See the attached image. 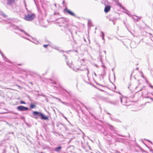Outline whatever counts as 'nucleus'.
Instances as JSON below:
<instances>
[{"mask_svg": "<svg viewBox=\"0 0 153 153\" xmlns=\"http://www.w3.org/2000/svg\"><path fill=\"white\" fill-rule=\"evenodd\" d=\"M22 37L28 40H30V39L28 38H25V37L23 36H22Z\"/></svg>", "mask_w": 153, "mask_h": 153, "instance_id": "33", "label": "nucleus"}, {"mask_svg": "<svg viewBox=\"0 0 153 153\" xmlns=\"http://www.w3.org/2000/svg\"><path fill=\"white\" fill-rule=\"evenodd\" d=\"M134 43H135V42H131V44H130L131 46L132 44H134Z\"/></svg>", "mask_w": 153, "mask_h": 153, "instance_id": "34", "label": "nucleus"}, {"mask_svg": "<svg viewBox=\"0 0 153 153\" xmlns=\"http://www.w3.org/2000/svg\"><path fill=\"white\" fill-rule=\"evenodd\" d=\"M141 76L144 79H145V78L144 77V75L142 72H141Z\"/></svg>", "mask_w": 153, "mask_h": 153, "instance_id": "27", "label": "nucleus"}, {"mask_svg": "<svg viewBox=\"0 0 153 153\" xmlns=\"http://www.w3.org/2000/svg\"><path fill=\"white\" fill-rule=\"evenodd\" d=\"M104 52L105 54H106V52H105V51H104Z\"/></svg>", "mask_w": 153, "mask_h": 153, "instance_id": "55", "label": "nucleus"}, {"mask_svg": "<svg viewBox=\"0 0 153 153\" xmlns=\"http://www.w3.org/2000/svg\"><path fill=\"white\" fill-rule=\"evenodd\" d=\"M90 114L94 118H95V117L93 114L90 112Z\"/></svg>", "mask_w": 153, "mask_h": 153, "instance_id": "26", "label": "nucleus"}, {"mask_svg": "<svg viewBox=\"0 0 153 153\" xmlns=\"http://www.w3.org/2000/svg\"><path fill=\"white\" fill-rule=\"evenodd\" d=\"M150 102H149V101H147V102H146V103H145V105H146V104H147V103H150Z\"/></svg>", "mask_w": 153, "mask_h": 153, "instance_id": "39", "label": "nucleus"}, {"mask_svg": "<svg viewBox=\"0 0 153 153\" xmlns=\"http://www.w3.org/2000/svg\"><path fill=\"white\" fill-rule=\"evenodd\" d=\"M115 121L117 122H120V123L121 122V121L120 120L118 119H116V120H115Z\"/></svg>", "mask_w": 153, "mask_h": 153, "instance_id": "29", "label": "nucleus"}, {"mask_svg": "<svg viewBox=\"0 0 153 153\" xmlns=\"http://www.w3.org/2000/svg\"><path fill=\"white\" fill-rule=\"evenodd\" d=\"M144 140H146V141H148V142H149L151 144H153L152 142L151 141H150V140H147V139H144Z\"/></svg>", "mask_w": 153, "mask_h": 153, "instance_id": "25", "label": "nucleus"}, {"mask_svg": "<svg viewBox=\"0 0 153 153\" xmlns=\"http://www.w3.org/2000/svg\"><path fill=\"white\" fill-rule=\"evenodd\" d=\"M65 13L66 12L67 13L69 14L70 15L76 16V15L72 12L70 10L67 9V7H66L64 9Z\"/></svg>", "mask_w": 153, "mask_h": 153, "instance_id": "6", "label": "nucleus"}, {"mask_svg": "<svg viewBox=\"0 0 153 153\" xmlns=\"http://www.w3.org/2000/svg\"><path fill=\"white\" fill-rule=\"evenodd\" d=\"M59 128V129L61 131H63L64 129V126L62 123L58 122V128Z\"/></svg>", "mask_w": 153, "mask_h": 153, "instance_id": "8", "label": "nucleus"}, {"mask_svg": "<svg viewBox=\"0 0 153 153\" xmlns=\"http://www.w3.org/2000/svg\"><path fill=\"white\" fill-rule=\"evenodd\" d=\"M123 10H125L126 11L128 12V13H129V12L128 10H127L123 6H122V7H121Z\"/></svg>", "mask_w": 153, "mask_h": 153, "instance_id": "20", "label": "nucleus"}, {"mask_svg": "<svg viewBox=\"0 0 153 153\" xmlns=\"http://www.w3.org/2000/svg\"><path fill=\"white\" fill-rule=\"evenodd\" d=\"M72 138H71V139L68 141V143H69L71 142V140H72Z\"/></svg>", "mask_w": 153, "mask_h": 153, "instance_id": "35", "label": "nucleus"}, {"mask_svg": "<svg viewBox=\"0 0 153 153\" xmlns=\"http://www.w3.org/2000/svg\"><path fill=\"white\" fill-rule=\"evenodd\" d=\"M36 106V105L33 104H31L30 106V107L31 108H33Z\"/></svg>", "mask_w": 153, "mask_h": 153, "instance_id": "17", "label": "nucleus"}, {"mask_svg": "<svg viewBox=\"0 0 153 153\" xmlns=\"http://www.w3.org/2000/svg\"><path fill=\"white\" fill-rule=\"evenodd\" d=\"M12 27H13V28L14 30H20L21 32L24 33V34L25 35H27L28 36H31L28 33H27L24 30L20 29L17 26L14 25H11Z\"/></svg>", "mask_w": 153, "mask_h": 153, "instance_id": "4", "label": "nucleus"}, {"mask_svg": "<svg viewBox=\"0 0 153 153\" xmlns=\"http://www.w3.org/2000/svg\"><path fill=\"white\" fill-rule=\"evenodd\" d=\"M55 150L56 151H57V147H56L55 148Z\"/></svg>", "mask_w": 153, "mask_h": 153, "instance_id": "46", "label": "nucleus"}, {"mask_svg": "<svg viewBox=\"0 0 153 153\" xmlns=\"http://www.w3.org/2000/svg\"><path fill=\"white\" fill-rule=\"evenodd\" d=\"M33 114L34 116L40 117L41 119L42 120H47L48 117L44 115L42 113L37 111H33Z\"/></svg>", "mask_w": 153, "mask_h": 153, "instance_id": "2", "label": "nucleus"}, {"mask_svg": "<svg viewBox=\"0 0 153 153\" xmlns=\"http://www.w3.org/2000/svg\"><path fill=\"white\" fill-rule=\"evenodd\" d=\"M152 95H153V92H152Z\"/></svg>", "mask_w": 153, "mask_h": 153, "instance_id": "59", "label": "nucleus"}, {"mask_svg": "<svg viewBox=\"0 0 153 153\" xmlns=\"http://www.w3.org/2000/svg\"><path fill=\"white\" fill-rule=\"evenodd\" d=\"M117 18H114V19L115 20H117Z\"/></svg>", "mask_w": 153, "mask_h": 153, "instance_id": "50", "label": "nucleus"}, {"mask_svg": "<svg viewBox=\"0 0 153 153\" xmlns=\"http://www.w3.org/2000/svg\"><path fill=\"white\" fill-rule=\"evenodd\" d=\"M109 20L110 21H112V22H114L113 20L111 18H110L109 19Z\"/></svg>", "mask_w": 153, "mask_h": 153, "instance_id": "38", "label": "nucleus"}, {"mask_svg": "<svg viewBox=\"0 0 153 153\" xmlns=\"http://www.w3.org/2000/svg\"><path fill=\"white\" fill-rule=\"evenodd\" d=\"M38 118V117H35V118Z\"/></svg>", "mask_w": 153, "mask_h": 153, "instance_id": "63", "label": "nucleus"}, {"mask_svg": "<svg viewBox=\"0 0 153 153\" xmlns=\"http://www.w3.org/2000/svg\"><path fill=\"white\" fill-rule=\"evenodd\" d=\"M126 13L128 15H129V14H128V13Z\"/></svg>", "mask_w": 153, "mask_h": 153, "instance_id": "56", "label": "nucleus"}, {"mask_svg": "<svg viewBox=\"0 0 153 153\" xmlns=\"http://www.w3.org/2000/svg\"><path fill=\"white\" fill-rule=\"evenodd\" d=\"M0 53L1 54V55L2 56V57H3L4 59V60L5 61H7V59L6 57L4 56V55L3 53H1V52L0 51Z\"/></svg>", "mask_w": 153, "mask_h": 153, "instance_id": "12", "label": "nucleus"}, {"mask_svg": "<svg viewBox=\"0 0 153 153\" xmlns=\"http://www.w3.org/2000/svg\"><path fill=\"white\" fill-rule=\"evenodd\" d=\"M20 103L21 104H25L26 103L25 102L23 101H20Z\"/></svg>", "mask_w": 153, "mask_h": 153, "instance_id": "28", "label": "nucleus"}, {"mask_svg": "<svg viewBox=\"0 0 153 153\" xmlns=\"http://www.w3.org/2000/svg\"><path fill=\"white\" fill-rule=\"evenodd\" d=\"M144 98H146L149 99L150 100H151L152 101V102L153 101V98H152L151 97H150L149 96H144Z\"/></svg>", "mask_w": 153, "mask_h": 153, "instance_id": "14", "label": "nucleus"}, {"mask_svg": "<svg viewBox=\"0 0 153 153\" xmlns=\"http://www.w3.org/2000/svg\"><path fill=\"white\" fill-rule=\"evenodd\" d=\"M35 17V15L32 13H27L25 15L24 18L25 20L27 21H30L33 20Z\"/></svg>", "mask_w": 153, "mask_h": 153, "instance_id": "3", "label": "nucleus"}, {"mask_svg": "<svg viewBox=\"0 0 153 153\" xmlns=\"http://www.w3.org/2000/svg\"><path fill=\"white\" fill-rule=\"evenodd\" d=\"M62 148V146H58V153L59 152V151L61 150Z\"/></svg>", "mask_w": 153, "mask_h": 153, "instance_id": "18", "label": "nucleus"}, {"mask_svg": "<svg viewBox=\"0 0 153 153\" xmlns=\"http://www.w3.org/2000/svg\"><path fill=\"white\" fill-rule=\"evenodd\" d=\"M118 135L119 136H122V137H125V136H123V135H120L119 134H118Z\"/></svg>", "mask_w": 153, "mask_h": 153, "instance_id": "42", "label": "nucleus"}, {"mask_svg": "<svg viewBox=\"0 0 153 153\" xmlns=\"http://www.w3.org/2000/svg\"><path fill=\"white\" fill-rule=\"evenodd\" d=\"M58 100L60 102H61L62 103H63L64 104H65V105H67V104H68V103H66V102H64L61 101L60 100V99H59L58 98Z\"/></svg>", "mask_w": 153, "mask_h": 153, "instance_id": "16", "label": "nucleus"}, {"mask_svg": "<svg viewBox=\"0 0 153 153\" xmlns=\"http://www.w3.org/2000/svg\"><path fill=\"white\" fill-rule=\"evenodd\" d=\"M67 64L68 65V66L70 67H71V64H70L68 62H67Z\"/></svg>", "mask_w": 153, "mask_h": 153, "instance_id": "23", "label": "nucleus"}, {"mask_svg": "<svg viewBox=\"0 0 153 153\" xmlns=\"http://www.w3.org/2000/svg\"><path fill=\"white\" fill-rule=\"evenodd\" d=\"M0 15H1L4 18H6L7 16L2 11H0Z\"/></svg>", "mask_w": 153, "mask_h": 153, "instance_id": "13", "label": "nucleus"}, {"mask_svg": "<svg viewBox=\"0 0 153 153\" xmlns=\"http://www.w3.org/2000/svg\"><path fill=\"white\" fill-rule=\"evenodd\" d=\"M114 80H115V74H114Z\"/></svg>", "mask_w": 153, "mask_h": 153, "instance_id": "41", "label": "nucleus"}, {"mask_svg": "<svg viewBox=\"0 0 153 153\" xmlns=\"http://www.w3.org/2000/svg\"><path fill=\"white\" fill-rule=\"evenodd\" d=\"M113 24L114 25L115 24V22H113Z\"/></svg>", "mask_w": 153, "mask_h": 153, "instance_id": "53", "label": "nucleus"}, {"mask_svg": "<svg viewBox=\"0 0 153 153\" xmlns=\"http://www.w3.org/2000/svg\"><path fill=\"white\" fill-rule=\"evenodd\" d=\"M94 75L96 76H97V75L96 74V73H94Z\"/></svg>", "mask_w": 153, "mask_h": 153, "instance_id": "52", "label": "nucleus"}, {"mask_svg": "<svg viewBox=\"0 0 153 153\" xmlns=\"http://www.w3.org/2000/svg\"><path fill=\"white\" fill-rule=\"evenodd\" d=\"M107 113L108 114H110H110H110V113H108V112H107Z\"/></svg>", "mask_w": 153, "mask_h": 153, "instance_id": "54", "label": "nucleus"}, {"mask_svg": "<svg viewBox=\"0 0 153 153\" xmlns=\"http://www.w3.org/2000/svg\"><path fill=\"white\" fill-rule=\"evenodd\" d=\"M101 76H102V79H103V76L102 74H101Z\"/></svg>", "mask_w": 153, "mask_h": 153, "instance_id": "48", "label": "nucleus"}, {"mask_svg": "<svg viewBox=\"0 0 153 153\" xmlns=\"http://www.w3.org/2000/svg\"><path fill=\"white\" fill-rule=\"evenodd\" d=\"M65 2V0H64L63 2H62V3L63 4H64Z\"/></svg>", "mask_w": 153, "mask_h": 153, "instance_id": "51", "label": "nucleus"}, {"mask_svg": "<svg viewBox=\"0 0 153 153\" xmlns=\"http://www.w3.org/2000/svg\"><path fill=\"white\" fill-rule=\"evenodd\" d=\"M120 101H121V102L122 104L123 105H124V104L123 103V99L125 100V98L124 99H123L121 97H120Z\"/></svg>", "mask_w": 153, "mask_h": 153, "instance_id": "21", "label": "nucleus"}, {"mask_svg": "<svg viewBox=\"0 0 153 153\" xmlns=\"http://www.w3.org/2000/svg\"><path fill=\"white\" fill-rule=\"evenodd\" d=\"M145 81H146V83H147V84H149V81L147 80L145 78Z\"/></svg>", "mask_w": 153, "mask_h": 153, "instance_id": "30", "label": "nucleus"}, {"mask_svg": "<svg viewBox=\"0 0 153 153\" xmlns=\"http://www.w3.org/2000/svg\"><path fill=\"white\" fill-rule=\"evenodd\" d=\"M145 146H146L150 150V151H151V150L150 149V147L146 145L145 144Z\"/></svg>", "mask_w": 153, "mask_h": 153, "instance_id": "32", "label": "nucleus"}, {"mask_svg": "<svg viewBox=\"0 0 153 153\" xmlns=\"http://www.w3.org/2000/svg\"><path fill=\"white\" fill-rule=\"evenodd\" d=\"M118 5L120 7H121L122 6L120 3H118Z\"/></svg>", "mask_w": 153, "mask_h": 153, "instance_id": "31", "label": "nucleus"}, {"mask_svg": "<svg viewBox=\"0 0 153 153\" xmlns=\"http://www.w3.org/2000/svg\"><path fill=\"white\" fill-rule=\"evenodd\" d=\"M63 56H65V55H63Z\"/></svg>", "mask_w": 153, "mask_h": 153, "instance_id": "64", "label": "nucleus"}, {"mask_svg": "<svg viewBox=\"0 0 153 153\" xmlns=\"http://www.w3.org/2000/svg\"><path fill=\"white\" fill-rule=\"evenodd\" d=\"M116 89V87L115 86L114 89Z\"/></svg>", "mask_w": 153, "mask_h": 153, "instance_id": "57", "label": "nucleus"}, {"mask_svg": "<svg viewBox=\"0 0 153 153\" xmlns=\"http://www.w3.org/2000/svg\"><path fill=\"white\" fill-rule=\"evenodd\" d=\"M142 89H141L138 91V92L140 93L141 94V96H142L143 94V93L142 92H140V91L142 90Z\"/></svg>", "mask_w": 153, "mask_h": 153, "instance_id": "24", "label": "nucleus"}, {"mask_svg": "<svg viewBox=\"0 0 153 153\" xmlns=\"http://www.w3.org/2000/svg\"><path fill=\"white\" fill-rule=\"evenodd\" d=\"M58 135H59V136L61 137V139H59V141H62L64 140V138L63 137V136L62 134H59L58 133Z\"/></svg>", "mask_w": 153, "mask_h": 153, "instance_id": "10", "label": "nucleus"}, {"mask_svg": "<svg viewBox=\"0 0 153 153\" xmlns=\"http://www.w3.org/2000/svg\"><path fill=\"white\" fill-rule=\"evenodd\" d=\"M97 88V89H99V90H100L101 91H103L102 90V89H99V88Z\"/></svg>", "mask_w": 153, "mask_h": 153, "instance_id": "49", "label": "nucleus"}, {"mask_svg": "<svg viewBox=\"0 0 153 153\" xmlns=\"http://www.w3.org/2000/svg\"><path fill=\"white\" fill-rule=\"evenodd\" d=\"M87 71H88V72H87V75H88V74H89V71H88V69L87 68Z\"/></svg>", "mask_w": 153, "mask_h": 153, "instance_id": "37", "label": "nucleus"}, {"mask_svg": "<svg viewBox=\"0 0 153 153\" xmlns=\"http://www.w3.org/2000/svg\"><path fill=\"white\" fill-rule=\"evenodd\" d=\"M101 36H102V37L104 36H105L104 33L103 32L101 31Z\"/></svg>", "mask_w": 153, "mask_h": 153, "instance_id": "22", "label": "nucleus"}, {"mask_svg": "<svg viewBox=\"0 0 153 153\" xmlns=\"http://www.w3.org/2000/svg\"><path fill=\"white\" fill-rule=\"evenodd\" d=\"M111 7L110 5H105L104 11L105 13L108 12L110 10Z\"/></svg>", "mask_w": 153, "mask_h": 153, "instance_id": "7", "label": "nucleus"}, {"mask_svg": "<svg viewBox=\"0 0 153 153\" xmlns=\"http://www.w3.org/2000/svg\"><path fill=\"white\" fill-rule=\"evenodd\" d=\"M108 125L109 126V129L112 130H114V127L113 126L109 124H108Z\"/></svg>", "mask_w": 153, "mask_h": 153, "instance_id": "15", "label": "nucleus"}, {"mask_svg": "<svg viewBox=\"0 0 153 153\" xmlns=\"http://www.w3.org/2000/svg\"><path fill=\"white\" fill-rule=\"evenodd\" d=\"M97 85H100V84H99V83H97Z\"/></svg>", "mask_w": 153, "mask_h": 153, "instance_id": "58", "label": "nucleus"}, {"mask_svg": "<svg viewBox=\"0 0 153 153\" xmlns=\"http://www.w3.org/2000/svg\"><path fill=\"white\" fill-rule=\"evenodd\" d=\"M55 6L56 7V4H55Z\"/></svg>", "mask_w": 153, "mask_h": 153, "instance_id": "61", "label": "nucleus"}, {"mask_svg": "<svg viewBox=\"0 0 153 153\" xmlns=\"http://www.w3.org/2000/svg\"><path fill=\"white\" fill-rule=\"evenodd\" d=\"M100 85V86H102V87H105V86L103 85Z\"/></svg>", "mask_w": 153, "mask_h": 153, "instance_id": "45", "label": "nucleus"}, {"mask_svg": "<svg viewBox=\"0 0 153 153\" xmlns=\"http://www.w3.org/2000/svg\"><path fill=\"white\" fill-rule=\"evenodd\" d=\"M113 70H114V69L113 68L112 69V71H113Z\"/></svg>", "mask_w": 153, "mask_h": 153, "instance_id": "62", "label": "nucleus"}, {"mask_svg": "<svg viewBox=\"0 0 153 153\" xmlns=\"http://www.w3.org/2000/svg\"><path fill=\"white\" fill-rule=\"evenodd\" d=\"M109 117H110V119L111 120H113L112 118V117L111 116H109Z\"/></svg>", "mask_w": 153, "mask_h": 153, "instance_id": "44", "label": "nucleus"}, {"mask_svg": "<svg viewBox=\"0 0 153 153\" xmlns=\"http://www.w3.org/2000/svg\"><path fill=\"white\" fill-rule=\"evenodd\" d=\"M136 17H137L136 19H135L134 17H133V18L135 20H136V22H137L139 20H140L141 18V17H138L137 16L135 15L134 16Z\"/></svg>", "mask_w": 153, "mask_h": 153, "instance_id": "11", "label": "nucleus"}, {"mask_svg": "<svg viewBox=\"0 0 153 153\" xmlns=\"http://www.w3.org/2000/svg\"><path fill=\"white\" fill-rule=\"evenodd\" d=\"M17 109L18 110L21 111H25L28 110V108L22 105L18 106Z\"/></svg>", "mask_w": 153, "mask_h": 153, "instance_id": "5", "label": "nucleus"}, {"mask_svg": "<svg viewBox=\"0 0 153 153\" xmlns=\"http://www.w3.org/2000/svg\"><path fill=\"white\" fill-rule=\"evenodd\" d=\"M59 51L60 52H63V51H61V50H59Z\"/></svg>", "mask_w": 153, "mask_h": 153, "instance_id": "47", "label": "nucleus"}, {"mask_svg": "<svg viewBox=\"0 0 153 153\" xmlns=\"http://www.w3.org/2000/svg\"><path fill=\"white\" fill-rule=\"evenodd\" d=\"M62 115H63V117H64V118H65V119L67 120V117H65L64 115H63V114H62Z\"/></svg>", "mask_w": 153, "mask_h": 153, "instance_id": "40", "label": "nucleus"}, {"mask_svg": "<svg viewBox=\"0 0 153 153\" xmlns=\"http://www.w3.org/2000/svg\"><path fill=\"white\" fill-rule=\"evenodd\" d=\"M104 36L102 37V39L103 40H104V42H105V39H104Z\"/></svg>", "mask_w": 153, "mask_h": 153, "instance_id": "36", "label": "nucleus"}, {"mask_svg": "<svg viewBox=\"0 0 153 153\" xmlns=\"http://www.w3.org/2000/svg\"><path fill=\"white\" fill-rule=\"evenodd\" d=\"M50 46V45L49 44L48 45H43L44 47L45 48H47V46Z\"/></svg>", "mask_w": 153, "mask_h": 153, "instance_id": "19", "label": "nucleus"}, {"mask_svg": "<svg viewBox=\"0 0 153 153\" xmlns=\"http://www.w3.org/2000/svg\"><path fill=\"white\" fill-rule=\"evenodd\" d=\"M116 92L117 93H119L120 94H121V93L120 92H119L116 91Z\"/></svg>", "mask_w": 153, "mask_h": 153, "instance_id": "43", "label": "nucleus"}, {"mask_svg": "<svg viewBox=\"0 0 153 153\" xmlns=\"http://www.w3.org/2000/svg\"><path fill=\"white\" fill-rule=\"evenodd\" d=\"M15 0H7V4L8 5H11L14 2Z\"/></svg>", "mask_w": 153, "mask_h": 153, "instance_id": "9", "label": "nucleus"}, {"mask_svg": "<svg viewBox=\"0 0 153 153\" xmlns=\"http://www.w3.org/2000/svg\"><path fill=\"white\" fill-rule=\"evenodd\" d=\"M84 41H86V40L85 39H84Z\"/></svg>", "mask_w": 153, "mask_h": 153, "instance_id": "60", "label": "nucleus"}, {"mask_svg": "<svg viewBox=\"0 0 153 153\" xmlns=\"http://www.w3.org/2000/svg\"><path fill=\"white\" fill-rule=\"evenodd\" d=\"M59 22H58V25L60 27H62V30H64L65 31L68 30L69 31H71V30L69 28V25H68V22L64 19H59Z\"/></svg>", "mask_w": 153, "mask_h": 153, "instance_id": "1", "label": "nucleus"}]
</instances>
